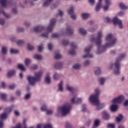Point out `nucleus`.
Returning a JSON list of instances; mask_svg holds the SVG:
<instances>
[{"label":"nucleus","instance_id":"19","mask_svg":"<svg viewBox=\"0 0 128 128\" xmlns=\"http://www.w3.org/2000/svg\"><path fill=\"white\" fill-rule=\"evenodd\" d=\"M102 0H98V2L95 8V10L96 12H100V8L102 6Z\"/></svg>","mask_w":128,"mask_h":128},{"label":"nucleus","instance_id":"29","mask_svg":"<svg viewBox=\"0 0 128 128\" xmlns=\"http://www.w3.org/2000/svg\"><path fill=\"white\" fill-rule=\"evenodd\" d=\"M18 68L19 70H22L23 72H26V68L22 64H18Z\"/></svg>","mask_w":128,"mask_h":128},{"label":"nucleus","instance_id":"3","mask_svg":"<svg viewBox=\"0 0 128 128\" xmlns=\"http://www.w3.org/2000/svg\"><path fill=\"white\" fill-rule=\"evenodd\" d=\"M34 77L29 76H28V80L31 86H34L36 82H40L42 80V71H39L34 73Z\"/></svg>","mask_w":128,"mask_h":128},{"label":"nucleus","instance_id":"56","mask_svg":"<svg viewBox=\"0 0 128 128\" xmlns=\"http://www.w3.org/2000/svg\"><path fill=\"white\" fill-rule=\"evenodd\" d=\"M16 84H12L8 86V88H10V90H14V89L16 88Z\"/></svg>","mask_w":128,"mask_h":128},{"label":"nucleus","instance_id":"44","mask_svg":"<svg viewBox=\"0 0 128 128\" xmlns=\"http://www.w3.org/2000/svg\"><path fill=\"white\" fill-rule=\"evenodd\" d=\"M10 54H19L20 50H16V49H10Z\"/></svg>","mask_w":128,"mask_h":128},{"label":"nucleus","instance_id":"39","mask_svg":"<svg viewBox=\"0 0 128 128\" xmlns=\"http://www.w3.org/2000/svg\"><path fill=\"white\" fill-rule=\"evenodd\" d=\"M122 118H124V116H122V115L120 114L116 118V121L118 122H120L122 120Z\"/></svg>","mask_w":128,"mask_h":128},{"label":"nucleus","instance_id":"41","mask_svg":"<svg viewBox=\"0 0 128 128\" xmlns=\"http://www.w3.org/2000/svg\"><path fill=\"white\" fill-rule=\"evenodd\" d=\"M66 88L67 90H68L69 92H72V90H74V88L68 84H66Z\"/></svg>","mask_w":128,"mask_h":128},{"label":"nucleus","instance_id":"64","mask_svg":"<svg viewBox=\"0 0 128 128\" xmlns=\"http://www.w3.org/2000/svg\"><path fill=\"white\" fill-rule=\"evenodd\" d=\"M123 106H128V100H126L123 103Z\"/></svg>","mask_w":128,"mask_h":128},{"label":"nucleus","instance_id":"30","mask_svg":"<svg viewBox=\"0 0 128 128\" xmlns=\"http://www.w3.org/2000/svg\"><path fill=\"white\" fill-rule=\"evenodd\" d=\"M117 98H118L119 104H122L126 98L123 95H120L119 96L117 97Z\"/></svg>","mask_w":128,"mask_h":128},{"label":"nucleus","instance_id":"7","mask_svg":"<svg viewBox=\"0 0 128 128\" xmlns=\"http://www.w3.org/2000/svg\"><path fill=\"white\" fill-rule=\"evenodd\" d=\"M56 20L54 18L50 20L48 26L47 27V30L48 32H52L54 30V26L56 25Z\"/></svg>","mask_w":128,"mask_h":128},{"label":"nucleus","instance_id":"38","mask_svg":"<svg viewBox=\"0 0 128 128\" xmlns=\"http://www.w3.org/2000/svg\"><path fill=\"white\" fill-rule=\"evenodd\" d=\"M33 58L34 60H40L42 59V56L38 54L34 55Z\"/></svg>","mask_w":128,"mask_h":128},{"label":"nucleus","instance_id":"13","mask_svg":"<svg viewBox=\"0 0 128 128\" xmlns=\"http://www.w3.org/2000/svg\"><path fill=\"white\" fill-rule=\"evenodd\" d=\"M112 4L110 0H105V6H103V10L104 12H108V8H110V6Z\"/></svg>","mask_w":128,"mask_h":128},{"label":"nucleus","instance_id":"22","mask_svg":"<svg viewBox=\"0 0 128 128\" xmlns=\"http://www.w3.org/2000/svg\"><path fill=\"white\" fill-rule=\"evenodd\" d=\"M2 14L4 16V18H6L7 20H10V18H12V16L10 15V14L6 13V12L4 10L2 11Z\"/></svg>","mask_w":128,"mask_h":128},{"label":"nucleus","instance_id":"49","mask_svg":"<svg viewBox=\"0 0 128 128\" xmlns=\"http://www.w3.org/2000/svg\"><path fill=\"white\" fill-rule=\"evenodd\" d=\"M0 98H1L2 100H4V102H6V100H6V98H7L6 94H1Z\"/></svg>","mask_w":128,"mask_h":128},{"label":"nucleus","instance_id":"32","mask_svg":"<svg viewBox=\"0 0 128 128\" xmlns=\"http://www.w3.org/2000/svg\"><path fill=\"white\" fill-rule=\"evenodd\" d=\"M94 92H95V94H94V95L98 97L100 96V88H95Z\"/></svg>","mask_w":128,"mask_h":128},{"label":"nucleus","instance_id":"21","mask_svg":"<svg viewBox=\"0 0 128 128\" xmlns=\"http://www.w3.org/2000/svg\"><path fill=\"white\" fill-rule=\"evenodd\" d=\"M53 0H46L44 2L42 6H43V8H48V6L50 4L51 2H52Z\"/></svg>","mask_w":128,"mask_h":128},{"label":"nucleus","instance_id":"48","mask_svg":"<svg viewBox=\"0 0 128 128\" xmlns=\"http://www.w3.org/2000/svg\"><path fill=\"white\" fill-rule=\"evenodd\" d=\"M62 58V56L60 53H57L55 54L54 58L56 60H60V58Z\"/></svg>","mask_w":128,"mask_h":128},{"label":"nucleus","instance_id":"17","mask_svg":"<svg viewBox=\"0 0 128 128\" xmlns=\"http://www.w3.org/2000/svg\"><path fill=\"white\" fill-rule=\"evenodd\" d=\"M45 82L46 84H50L51 82V80H50V73L48 72L46 74V77L45 78Z\"/></svg>","mask_w":128,"mask_h":128},{"label":"nucleus","instance_id":"61","mask_svg":"<svg viewBox=\"0 0 128 128\" xmlns=\"http://www.w3.org/2000/svg\"><path fill=\"white\" fill-rule=\"evenodd\" d=\"M30 96H32V94H28L25 95L24 98V100H29V98H30Z\"/></svg>","mask_w":128,"mask_h":128},{"label":"nucleus","instance_id":"45","mask_svg":"<svg viewBox=\"0 0 128 128\" xmlns=\"http://www.w3.org/2000/svg\"><path fill=\"white\" fill-rule=\"evenodd\" d=\"M100 126V120H96L94 123V126L92 128H96Z\"/></svg>","mask_w":128,"mask_h":128},{"label":"nucleus","instance_id":"12","mask_svg":"<svg viewBox=\"0 0 128 128\" xmlns=\"http://www.w3.org/2000/svg\"><path fill=\"white\" fill-rule=\"evenodd\" d=\"M112 22L114 24H118L120 28H122L123 26H122V20H118V18L114 17L113 18Z\"/></svg>","mask_w":128,"mask_h":128},{"label":"nucleus","instance_id":"43","mask_svg":"<svg viewBox=\"0 0 128 128\" xmlns=\"http://www.w3.org/2000/svg\"><path fill=\"white\" fill-rule=\"evenodd\" d=\"M2 54H8V48L6 47H2Z\"/></svg>","mask_w":128,"mask_h":128},{"label":"nucleus","instance_id":"28","mask_svg":"<svg viewBox=\"0 0 128 128\" xmlns=\"http://www.w3.org/2000/svg\"><path fill=\"white\" fill-rule=\"evenodd\" d=\"M74 6H72L68 10V14L72 15V14H74Z\"/></svg>","mask_w":128,"mask_h":128},{"label":"nucleus","instance_id":"25","mask_svg":"<svg viewBox=\"0 0 128 128\" xmlns=\"http://www.w3.org/2000/svg\"><path fill=\"white\" fill-rule=\"evenodd\" d=\"M16 74V71L14 70H10L8 71L7 74L8 78H10L12 76H14Z\"/></svg>","mask_w":128,"mask_h":128},{"label":"nucleus","instance_id":"52","mask_svg":"<svg viewBox=\"0 0 128 128\" xmlns=\"http://www.w3.org/2000/svg\"><path fill=\"white\" fill-rule=\"evenodd\" d=\"M90 60H86L84 62V66H90Z\"/></svg>","mask_w":128,"mask_h":128},{"label":"nucleus","instance_id":"42","mask_svg":"<svg viewBox=\"0 0 128 128\" xmlns=\"http://www.w3.org/2000/svg\"><path fill=\"white\" fill-rule=\"evenodd\" d=\"M8 116V114L4 113L0 116V118L4 120H6V116Z\"/></svg>","mask_w":128,"mask_h":128},{"label":"nucleus","instance_id":"62","mask_svg":"<svg viewBox=\"0 0 128 128\" xmlns=\"http://www.w3.org/2000/svg\"><path fill=\"white\" fill-rule=\"evenodd\" d=\"M116 126H114V124H108L107 128H114Z\"/></svg>","mask_w":128,"mask_h":128},{"label":"nucleus","instance_id":"55","mask_svg":"<svg viewBox=\"0 0 128 128\" xmlns=\"http://www.w3.org/2000/svg\"><path fill=\"white\" fill-rule=\"evenodd\" d=\"M0 26H4L6 24V20L4 19H0Z\"/></svg>","mask_w":128,"mask_h":128},{"label":"nucleus","instance_id":"31","mask_svg":"<svg viewBox=\"0 0 128 128\" xmlns=\"http://www.w3.org/2000/svg\"><path fill=\"white\" fill-rule=\"evenodd\" d=\"M110 109L112 112H116L118 110V106L114 104L110 106Z\"/></svg>","mask_w":128,"mask_h":128},{"label":"nucleus","instance_id":"35","mask_svg":"<svg viewBox=\"0 0 128 128\" xmlns=\"http://www.w3.org/2000/svg\"><path fill=\"white\" fill-rule=\"evenodd\" d=\"M94 74L96 76L100 74V68L97 67L94 68Z\"/></svg>","mask_w":128,"mask_h":128},{"label":"nucleus","instance_id":"26","mask_svg":"<svg viewBox=\"0 0 128 128\" xmlns=\"http://www.w3.org/2000/svg\"><path fill=\"white\" fill-rule=\"evenodd\" d=\"M0 4L3 8H6V6H8V0H0Z\"/></svg>","mask_w":128,"mask_h":128},{"label":"nucleus","instance_id":"59","mask_svg":"<svg viewBox=\"0 0 128 128\" xmlns=\"http://www.w3.org/2000/svg\"><path fill=\"white\" fill-rule=\"evenodd\" d=\"M42 38H48V32L42 33L40 35Z\"/></svg>","mask_w":128,"mask_h":128},{"label":"nucleus","instance_id":"20","mask_svg":"<svg viewBox=\"0 0 128 128\" xmlns=\"http://www.w3.org/2000/svg\"><path fill=\"white\" fill-rule=\"evenodd\" d=\"M58 90L62 92H64V82L61 80L58 84Z\"/></svg>","mask_w":128,"mask_h":128},{"label":"nucleus","instance_id":"23","mask_svg":"<svg viewBox=\"0 0 128 128\" xmlns=\"http://www.w3.org/2000/svg\"><path fill=\"white\" fill-rule=\"evenodd\" d=\"M25 66L27 67L30 66V64H32V59L29 58H26L24 62Z\"/></svg>","mask_w":128,"mask_h":128},{"label":"nucleus","instance_id":"5","mask_svg":"<svg viewBox=\"0 0 128 128\" xmlns=\"http://www.w3.org/2000/svg\"><path fill=\"white\" fill-rule=\"evenodd\" d=\"M126 56V54H121L120 57L116 59V62L114 64H112L111 66V68L114 69V74H120V62Z\"/></svg>","mask_w":128,"mask_h":128},{"label":"nucleus","instance_id":"11","mask_svg":"<svg viewBox=\"0 0 128 128\" xmlns=\"http://www.w3.org/2000/svg\"><path fill=\"white\" fill-rule=\"evenodd\" d=\"M70 48L71 50L69 52L71 56L76 54V52L74 51V50H76V48H78V46H76V44L74 42H72L71 43Z\"/></svg>","mask_w":128,"mask_h":128},{"label":"nucleus","instance_id":"16","mask_svg":"<svg viewBox=\"0 0 128 128\" xmlns=\"http://www.w3.org/2000/svg\"><path fill=\"white\" fill-rule=\"evenodd\" d=\"M94 106H96V110H100L103 108H104L106 105L104 103H100L99 100L98 102Z\"/></svg>","mask_w":128,"mask_h":128},{"label":"nucleus","instance_id":"18","mask_svg":"<svg viewBox=\"0 0 128 128\" xmlns=\"http://www.w3.org/2000/svg\"><path fill=\"white\" fill-rule=\"evenodd\" d=\"M64 64H62V62H56L54 64V68H56V70H60V68H62Z\"/></svg>","mask_w":128,"mask_h":128},{"label":"nucleus","instance_id":"1","mask_svg":"<svg viewBox=\"0 0 128 128\" xmlns=\"http://www.w3.org/2000/svg\"><path fill=\"white\" fill-rule=\"evenodd\" d=\"M105 40L106 42H107L108 43H106L104 44V45L101 46L100 48V50H101V51H100V52L97 51V54H100L104 52L108 48H110V46H114V44H116V38H113L112 34H109L106 36Z\"/></svg>","mask_w":128,"mask_h":128},{"label":"nucleus","instance_id":"36","mask_svg":"<svg viewBox=\"0 0 128 128\" xmlns=\"http://www.w3.org/2000/svg\"><path fill=\"white\" fill-rule=\"evenodd\" d=\"M81 67L82 65H80V64H76L73 66L72 68H74V70H80Z\"/></svg>","mask_w":128,"mask_h":128},{"label":"nucleus","instance_id":"34","mask_svg":"<svg viewBox=\"0 0 128 128\" xmlns=\"http://www.w3.org/2000/svg\"><path fill=\"white\" fill-rule=\"evenodd\" d=\"M14 108V106H10L9 108H7L5 110L6 113L7 114H10V112H12V110Z\"/></svg>","mask_w":128,"mask_h":128},{"label":"nucleus","instance_id":"46","mask_svg":"<svg viewBox=\"0 0 128 128\" xmlns=\"http://www.w3.org/2000/svg\"><path fill=\"white\" fill-rule=\"evenodd\" d=\"M76 95H74L70 99L72 104H76Z\"/></svg>","mask_w":128,"mask_h":128},{"label":"nucleus","instance_id":"54","mask_svg":"<svg viewBox=\"0 0 128 128\" xmlns=\"http://www.w3.org/2000/svg\"><path fill=\"white\" fill-rule=\"evenodd\" d=\"M17 32H24V28L22 27H18L17 28Z\"/></svg>","mask_w":128,"mask_h":128},{"label":"nucleus","instance_id":"8","mask_svg":"<svg viewBox=\"0 0 128 128\" xmlns=\"http://www.w3.org/2000/svg\"><path fill=\"white\" fill-rule=\"evenodd\" d=\"M91 48H92V46L86 48H84V52L86 54L83 56V58H94V55L90 53V52Z\"/></svg>","mask_w":128,"mask_h":128},{"label":"nucleus","instance_id":"51","mask_svg":"<svg viewBox=\"0 0 128 128\" xmlns=\"http://www.w3.org/2000/svg\"><path fill=\"white\" fill-rule=\"evenodd\" d=\"M120 6L122 10H126L128 8V6L122 3L120 4Z\"/></svg>","mask_w":128,"mask_h":128},{"label":"nucleus","instance_id":"53","mask_svg":"<svg viewBox=\"0 0 128 128\" xmlns=\"http://www.w3.org/2000/svg\"><path fill=\"white\" fill-rule=\"evenodd\" d=\"M24 44V40H18L17 42L18 46H22V44Z\"/></svg>","mask_w":128,"mask_h":128},{"label":"nucleus","instance_id":"15","mask_svg":"<svg viewBox=\"0 0 128 128\" xmlns=\"http://www.w3.org/2000/svg\"><path fill=\"white\" fill-rule=\"evenodd\" d=\"M110 118V114L106 111H104L102 112V118L104 120H108Z\"/></svg>","mask_w":128,"mask_h":128},{"label":"nucleus","instance_id":"4","mask_svg":"<svg viewBox=\"0 0 128 128\" xmlns=\"http://www.w3.org/2000/svg\"><path fill=\"white\" fill-rule=\"evenodd\" d=\"M96 36H97V38H96L94 36H92L90 39V40L92 42H96V45L98 48L97 52H100L102 49H100V48H102V37L104 36V35L102 34V31L98 32L96 34Z\"/></svg>","mask_w":128,"mask_h":128},{"label":"nucleus","instance_id":"57","mask_svg":"<svg viewBox=\"0 0 128 128\" xmlns=\"http://www.w3.org/2000/svg\"><path fill=\"white\" fill-rule=\"evenodd\" d=\"M15 94L17 96H20L22 91L20 90H17L15 92Z\"/></svg>","mask_w":128,"mask_h":128},{"label":"nucleus","instance_id":"50","mask_svg":"<svg viewBox=\"0 0 128 128\" xmlns=\"http://www.w3.org/2000/svg\"><path fill=\"white\" fill-rule=\"evenodd\" d=\"M28 48L29 50H34V46L30 44H28Z\"/></svg>","mask_w":128,"mask_h":128},{"label":"nucleus","instance_id":"33","mask_svg":"<svg viewBox=\"0 0 128 128\" xmlns=\"http://www.w3.org/2000/svg\"><path fill=\"white\" fill-rule=\"evenodd\" d=\"M60 74H58L57 72H54L53 75V80H60Z\"/></svg>","mask_w":128,"mask_h":128},{"label":"nucleus","instance_id":"9","mask_svg":"<svg viewBox=\"0 0 128 128\" xmlns=\"http://www.w3.org/2000/svg\"><path fill=\"white\" fill-rule=\"evenodd\" d=\"M89 100L94 106L100 100V99H98V96L93 94L90 96Z\"/></svg>","mask_w":128,"mask_h":128},{"label":"nucleus","instance_id":"24","mask_svg":"<svg viewBox=\"0 0 128 128\" xmlns=\"http://www.w3.org/2000/svg\"><path fill=\"white\" fill-rule=\"evenodd\" d=\"M106 79L104 78H99L98 80L100 86H104V82H106Z\"/></svg>","mask_w":128,"mask_h":128},{"label":"nucleus","instance_id":"47","mask_svg":"<svg viewBox=\"0 0 128 128\" xmlns=\"http://www.w3.org/2000/svg\"><path fill=\"white\" fill-rule=\"evenodd\" d=\"M112 102L113 104H120V102L118 101V97L114 98L112 100Z\"/></svg>","mask_w":128,"mask_h":128},{"label":"nucleus","instance_id":"2","mask_svg":"<svg viewBox=\"0 0 128 128\" xmlns=\"http://www.w3.org/2000/svg\"><path fill=\"white\" fill-rule=\"evenodd\" d=\"M70 110H72V105L70 103H66L58 108L56 116H66L70 114Z\"/></svg>","mask_w":128,"mask_h":128},{"label":"nucleus","instance_id":"60","mask_svg":"<svg viewBox=\"0 0 128 128\" xmlns=\"http://www.w3.org/2000/svg\"><path fill=\"white\" fill-rule=\"evenodd\" d=\"M65 128H72V124L70 123L66 122V125H65Z\"/></svg>","mask_w":128,"mask_h":128},{"label":"nucleus","instance_id":"40","mask_svg":"<svg viewBox=\"0 0 128 128\" xmlns=\"http://www.w3.org/2000/svg\"><path fill=\"white\" fill-rule=\"evenodd\" d=\"M60 16V18H62V16H64V12L60 10H58V14H56V18L58 16Z\"/></svg>","mask_w":128,"mask_h":128},{"label":"nucleus","instance_id":"63","mask_svg":"<svg viewBox=\"0 0 128 128\" xmlns=\"http://www.w3.org/2000/svg\"><path fill=\"white\" fill-rule=\"evenodd\" d=\"M44 128H52V124H48L44 126Z\"/></svg>","mask_w":128,"mask_h":128},{"label":"nucleus","instance_id":"27","mask_svg":"<svg viewBox=\"0 0 128 128\" xmlns=\"http://www.w3.org/2000/svg\"><path fill=\"white\" fill-rule=\"evenodd\" d=\"M78 32L80 34H82V36H86V30L84 28H80L78 30Z\"/></svg>","mask_w":128,"mask_h":128},{"label":"nucleus","instance_id":"37","mask_svg":"<svg viewBox=\"0 0 128 128\" xmlns=\"http://www.w3.org/2000/svg\"><path fill=\"white\" fill-rule=\"evenodd\" d=\"M82 17L83 20H86L90 18V14L88 13H84L82 14Z\"/></svg>","mask_w":128,"mask_h":128},{"label":"nucleus","instance_id":"10","mask_svg":"<svg viewBox=\"0 0 128 128\" xmlns=\"http://www.w3.org/2000/svg\"><path fill=\"white\" fill-rule=\"evenodd\" d=\"M41 110L42 112H46V114H48V116H52V114H54V110H48V106L45 104H44L41 106Z\"/></svg>","mask_w":128,"mask_h":128},{"label":"nucleus","instance_id":"14","mask_svg":"<svg viewBox=\"0 0 128 128\" xmlns=\"http://www.w3.org/2000/svg\"><path fill=\"white\" fill-rule=\"evenodd\" d=\"M44 30V26H37L33 28V30L36 32H40Z\"/></svg>","mask_w":128,"mask_h":128},{"label":"nucleus","instance_id":"6","mask_svg":"<svg viewBox=\"0 0 128 128\" xmlns=\"http://www.w3.org/2000/svg\"><path fill=\"white\" fill-rule=\"evenodd\" d=\"M74 30L72 26H68L66 27V29L61 30L62 34H72Z\"/></svg>","mask_w":128,"mask_h":128},{"label":"nucleus","instance_id":"58","mask_svg":"<svg viewBox=\"0 0 128 128\" xmlns=\"http://www.w3.org/2000/svg\"><path fill=\"white\" fill-rule=\"evenodd\" d=\"M12 12L14 14H16L18 12V9L16 8H12Z\"/></svg>","mask_w":128,"mask_h":128}]
</instances>
